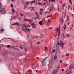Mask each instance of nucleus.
I'll list each match as a JSON object with an SVG mask.
<instances>
[{
    "mask_svg": "<svg viewBox=\"0 0 74 74\" xmlns=\"http://www.w3.org/2000/svg\"><path fill=\"white\" fill-rule=\"evenodd\" d=\"M23 26L24 27H26V25L25 24L23 25Z\"/></svg>",
    "mask_w": 74,
    "mask_h": 74,
    "instance_id": "26",
    "label": "nucleus"
},
{
    "mask_svg": "<svg viewBox=\"0 0 74 74\" xmlns=\"http://www.w3.org/2000/svg\"><path fill=\"white\" fill-rule=\"evenodd\" d=\"M7 48H10V46L9 45H7Z\"/></svg>",
    "mask_w": 74,
    "mask_h": 74,
    "instance_id": "37",
    "label": "nucleus"
},
{
    "mask_svg": "<svg viewBox=\"0 0 74 74\" xmlns=\"http://www.w3.org/2000/svg\"><path fill=\"white\" fill-rule=\"evenodd\" d=\"M3 7V5L1 4V2H0V13L4 15L6 14V11L5 10H4L3 8H2V7Z\"/></svg>",
    "mask_w": 74,
    "mask_h": 74,
    "instance_id": "1",
    "label": "nucleus"
},
{
    "mask_svg": "<svg viewBox=\"0 0 74 74\" xmlns=\"http://www.w3.org/2000/svg\"><path fill=\"white\" fill-rule=\"evenodd\" d=\"M64 71V69H62V71Z\"/></svg>",
    "mask_w": 74,
    "mask_h": 74,
    "instance_id": "53",
    "label": "nucleus"
},
{
    "mask_svg": "<svg viewBox=\"0 0 74 74\" xmlns=\"http://www.w3.org/2000/svg\"><path fill=\"white\" fill-rule=\"evenodd\" d=\"M57 9H58L59 12H60V8H59V7H58Z\"/></svg>",
    "mask_w": 74,
    "mask_h": 74,
    "instance_id": "19",
    "label": "nucleus"
},
{
    "mask_svg": "<svg viewBox=\"0 0 74 74\" xmlns=\"http://www.w3.org/2000/svg\"><path fill=\"white\" fill-rule=\"evenodd\" d=\"M65 24L64 25V29L65 30L66 29V25H65Z\"/></svg>",
    "mask_w": 74,
    "mask_h": 74,
    "instance_id": "21",
    "label": "nucleus"
},
{
    "mask_svg": "<svg viewBox=\"0 0 74 74\" xmlns=\"http://www.w3.org/2000/svg\"><path fill=\"white\" fill-rule=\"evenodd\" d=\"M66 37H70V36H69L68 34H67Z\"/></svg>",
    "mask_w": 74,
    "mask_h": 74,
    "instance_id": "33",
    "label": "nucleus"
},
{
    "mask_svg": "<svg viewBox=\"0 0 74 74\" xmlns=\"http://www.w3.org/2000/svg\"><path fill=\"white\" fill-rule=\"evenodd\" d=\"M15 19V17H14L13 18V19Z\"/></svg>",
    "mask_w": 74,
    "mask_h": 74,
    "instance_id": "63",
    "label": "nucleus"
},
{
    "mask_svg": "<svg viewBox=\"0 0 74 74\" xmlns=\"http://www.w3.org/2000/svg\"><path fill=\"white\" fill-rule=\"evenodd\" d=\"M58 34H58V37H59V36H60V31H59L58 32Z\"/></svg>",
    "mask_w": 74,
    "mask_h": 74,
    "instance_id": "36",
    "label": "nucleus"
},
{
    "mask_svg": "<svg viewBox=\"0 0 74 74\" xmlns=\"http://www.w3.org/2000/svg\"><path fill=\"white\" fill-rule=\"evenodd\" d=\"M71 11H72V8L71 7Z\"/></svg>",
    "mask_w": 74,
    "mask_h": 74,
    "instance_id": "64",
    "label": "nucleus"
},
{
    "mask_svg": "<svg viewBox=\"0 0 74 74\" xmlns=\"http://www.w3.org/2000/svg\"><path fill=\"white\" fill-rule=\"evenodd\" d=\"M65 5H66L65 3H64V4H63V5H62V8L63 10H64V8H63V7H65Z\"/></svg>",
    "mask_w": 74,
    "mask_h": 74,
    "instance_id": "14",
    "label": "nucleus"
},
{
    "mask_svg": "<svg viewBox=\"0 0 74 74\" xmlns=\"http://www.w3.org/2000/svg\"><path fill=\"white\" fill-rule=\"evenodd\" d=\"M45 59H43V60H42V61L43 62L42 63H43V66H45Z\"/></svg>",
    "mask_w": 74,
    "mask_h": 74,
    "instance_id": "8",
    "label": "nucleus"
},
{
    "mask_svg": "<svg viewBox=\"0 0 74 74\" xmlns=\"http://www.w3.org/2000/svg\"><path fill=\"white\" fill-rule=\"evenodd\" d=\"M40 44V42H38L37 43V44Z\"/></svg>",
    "mask_w": 74,
    "mask_h": 74,
    "instance_id": "55",
    "label": "nucleus"
},
{
    "mask_svg": "<svg viewBox=\"0 0 74 74\" xmlns=\"http://www.w3.org/2000/svg\"><path fill=\"white\" fill-rule=\"evenodd\" d=\"M63 37H63H64V34H62V37Z\"/></svg>",
    "mask_w": 74,
    "mask_h": 74,
    "instance_id": "34",
    "label": "nucleus"
},
{
    "mask_svg": "<svg viewBox=\"0 0 74 74\" xmlns=\"http://www.w3.org/2000/svg\"><path fill=\"white\" fill-rule=\"evenodd\" d=\"M60 45H64V44H63V41H61L60 42Z\"/></svg>",
    "mask_w": 74,
    "mask_h": 74,
    "instance_id": "10",
    "label": "nucleus"
},
{
    "mask_svg": "<svg viewBox=\"0 0 74 74\" xmlns=\"http://www.w3.org/2000/svg\"><path fill=\"white\" fill-rule=\"evenodd\" d=\"M22 30L23 31H24L25 32L27 33V32H30V30L29 29L27 28H25V29L23 28V27H22Z\"/></svg>",
    "mask_w": 74,
    "mask_h": 74,
    "instance_id": "4",
    "label": "nucleus"
},
{
    "mask_svg": "<svg viewBox=\"0 0 74 74\" xmlns=\"http://www.w3.org/2000/svg\"><path fill=\"white\" fill-rule=\"evenodd\" d=\"M57 58V56L56 55V54H55L54 56V59H56Z\"/></svg>",
    "mask_w": 74,
    "mask_h": 74,
    "instance_id": "15",
    "label": "nucleus"
},
{
    "mask_svg": "<svg viewBox=\"0 0 74 74\" xmlns=\"http://www.w3.org/2000/svg\"><path fill=\"white\" fill-rule=\"evenodd\" d=\"M50 22V19L48 20V23H49Z\"/></svg>",
    "mask_w": 74,
    "mask_h": 74,
    "instance_id": "42",
    "label": "nucleus"
},
{
    "mask_svg": "<svg viewBox=\"0 0 74 74\" xmlns=\"http://www.w3.org/2000/svg\"><path fill=\"white\" fill-rule=\"evenodd\" d=\"M52 15H49V16H47V18H48L49 17L50 18H51V17H52Z\"/></svg>",
    "mask_w": 74,
    "mask_h": 74,
    "instance_id": "20",
    "label": "nucleus"
},
{
    "mask_svg": "<svg viewBox=\"0 0 74 74\" xmlns=\"http://www.w3.org/2000/svg\"><path fill=\"white\" fill-rule=\"evenodd\" d=\"M74 24V22H73V24H72V27H73V26H74V25H73Z\"/></svg>",
    "mask_w": 74,
    "mask_h": 74,
    "instance_id": "46",
    "label": "nucleus"
},
{
    "mask_svg": "<svg viewBox=\"0 0 74 74\" xmlns=\"http://www.w3.org/2000/svg\"><path fill=\"white\" fill-rule=\"evenodd\" d=\"M31 25L32 26V28H36V25L34 24L33 23L31 24Z\"/></svg>",
    "mask_w": 74,
    "mask_h": 74,
    "instance_id": "9",
    "label": "nucleus"
},
{
    "mask_svg": "<svg viewBox=\"0 0 74 74\" xmlns=\"http://www.w3.org/2000/svg\"><path fill=\"white\" fill-rule=\"evenodd\" d=\"M62 48H64V46H63V45H61Z\"/></svg>",
    "mask_w": 74,
    "mask_h": 74,
    "instance_id": "41",
    "label": "nucleus"
},
{
    "mask_svg": "<svg viewBox=\"0 0 74 74\" xmlns=\"http://www.w3.org/2000/svg\"><path fill=\"white\" fill-rule=\"evenodd\" d=\"M39 19H40V18L39 17H36L35 18V21H36L37 19L39 20Z\"/></svg>",
    "mask_w": 74,
    "mask_h": 74,
    "instance_id": "12",
    "label": "nucleus"
},
{
    "mask_svg": "<svg viewBox=\"0 0 74 74\" xmlns=\"http://www.w3.org/2000/svg\"><path fill=\"white\" fill-rule=\"evenodd\" d=\"M20 15L21 16H23V14L21 13H20Z\"/></svg>",
    "mask_w": 74,
    "mask_h": 74,
    "instance_id": "32",
    "label": "nucleus"
},
{
    "mask_svg": "<svg viewBox=\"0 0 74 74\" xmlns=\"http://www.w3.org/2000/svg\"><path fill=\"white\" fill-rule=\"evenodd\" d=\"M39 23L40 25H43V24L42 23V21H40L39 22Z\"/></svg>",
    "mask_w": 74,
    "mask_h": 74,
    "instance_id": "17",
    "label": "nucleus"
},
{
    "mask_svg": "<svg viewBox=\"0 0 74 74\" xmlns=\"http://www.w3.org/2000/svg\"><path fill=\"white\" fill-rule=\"evenodd\" d=\"M11 6L12 7H13V4H11Z\"/></svg>",
    "mask_w": 74,
    "mask_h": 74,
    "instance_id": "40",
    "label": "nucleus"
},
{
    "mask_svg": "<svg viewBox=\"0 0 74 74\" xmlns=\"http://www.w3.org/2000/svg\"><path fill=\"white\" fill-rule=\"evenodd\" d=\"M51 10H52V8L51 7L50 8V11H51Z\"/></svg>",
    "mask_w": 74,
    "mask_h": 74,
    "instance_id": "48",
    "label": "nucleus"
},
{
    "mask_svg": "<svg viewBox=\"0 0 74 74\" xmlns=\"http://www.w3.org/2000/svg\"><path fill=\"white\" fill-rule=\"evenodd\" d=\"M40 14L41 15H42V12H39Z\"/></svg>",
    "mask_w": 74,
    "mask_h": 74,
    "instance_id": "28",
    "label": "nucleus"
},
{
    "mask_svg": "<svg viewBox=\"0 0 74 74\" xmlns=\"http://www.w3.org/2000/svg\"><path fill=\"white\" fill-rule=\"evenodd\" d=\"M67 22H68L69 21V16H67Z\"/></svg>",
    "mask_w": 74,
    "mask_h": 74,
    "instance_id": "38",
    "label": "nucleus"
},
{
    "mask_svg": "<svg viewBox=\"0 0 74 74\" xmlns=\"http://www.w3.org/2000/svg\"><path fill=\"white\" fill-rule=\"evenodd\" d=\"M55 51H56V50H53V52H55Z\"/></svg>",
    "mask_w": 74,
    "mask_h": 74,
    "instance_id": "51",
    "label": "nucleus"
},
{
    "mask_svg": "<svg viewBox=\"0 0 74 74\" xmlns=\"http://www.w3.org/2000/svg\"><path fill=\"white\" fill-rule=\"evenodd\" d=\"M59 66H57L56 68V71L55 70L53 71V74H56V73H57V71L59 70Z\"/></svg>",
    "mask_w": 74,
    "mask_h": 74,
    "instance_id": "5",
    "label": "nucleus"
},
{
    "mask_svg": "<svg viewBox=\"0 0 74 74\" xmlns=\"http://www.w3.org/2000/svg\"><path fill=\"white\" fill-rule=\"evenodd\" d=\"M20 48H21V49H22V46H20Z\"/></svg>",
    "mask_w": 74,
    "mask_h": 74,
    "instance_id": "56",
    "label": "nucleus"
},
{
    "mask_svg": "<svg viewBox=\"0 0 74 74\" xmlns=\"http://www.w3.org/2000/svg\"><path fill=\"white\" fill-rule=\"evenodd\" d=\"M45 51H47V50L48 49L47 48V47H45Z\"/></svg>",
    "mask_w": 74,
    "mask_h": 74,
    "instance_id": "29",
    "label": "nucleus"
},
{
    "mask_svg": "<svg viewBox=\"0 0 74 74\" xmlns=\"http://www.w3.org/2000/svg\"><path fill=\"white\" fill-rule=\"evenodd\" d=\"M70 5H68V10H69V8H70Z\"/></svg>",
    "mask_w": 74,
    "mask_h": 74,
    "instance_id": "43",
    "label": "nucleus"
},
{
    "mask_svg": "<svg viewBox=\"0 0 74 74\" xmlns=\"http://www.w3.org/2000/svg\"><path fill=\"white\" fill-rule=\"evenodd\" d=\"M40 12H42V11H43V9H41L40 10Z\"/></svg>",
    "mask_w": 74,
    "mask_h": 74,
    "instance_id": "39",
    "label": "nucleus"
},
{
    "mask_svg": "<svg viewBox=\"0 0 74 74\" xmlns=\"http://www.w3.org/2000/svg\"><path fill=\"white\" fill-rule=\"evenodd\" d=\"M63 13H62V17H63Z\"/></svg>",
    "mask_w": 74,
    "mask_h": 74,
    "instance_id": "62",
    "label": "nucleus"
},
{
    "mask_svg": "<svg viewBox=\"0 0 74 74\" xmlns=\"http://www.w3.org/2000/svg\"><path fill=\"white\" fill-rule=\"evenodd\" d=\"M24 21H27V22H32V21L33 20H32L27 19L26 18L24 19Z\"/></svg>",
    "mask_w": 74,
    "mask_h": 74,
    "instance_id": "7",
    "label": "nucleus"
},
{
    "mask_svg": "<svg viewBox=\"0 0 74 74\" xmlns=\"http://www.w3.org/2000/svg\"><path fill=\"white\" fill-rule=\"evenodd\" d=\"M51 1L53 2V3L55 1V0H49V2H50Z\"/></svg>",
    "mask_w": 74,
    "mask_h": 74,
    "instance_id": "18",
    "label": "nucleus"
},
{
    "mask_svg": "<svg viewBox=\"0 0 74 74\" xmlns=\"http://www.w3.org/2000/svg\"><path fill=\"white\" fill-rule=\"evenodd\" d=\"M24 50L25 52H27V47H25V49H24Z\"/></svg>",
    "mask_w": 74,
    "mask_h": 74,
    "instance_id": "22",
    "label": "nucleus"
},
{
    "mask_svg": "<svg viewBox=\"0 0 74 74\" xmlns=\"http://www.w3.org/2000/svg\"><path fill=\"white\" fill-rule=\"evenodd\" d=\"M57 45H58V46L59 45H60V43H59L58 42V43Z\"/></svg>",
    "mask_w": 74,
    "mask_h": 74,
    "instance_id": "50",
    "label": "nucleus"
},
{
    "mask_svg": "<svg viewBox=\"0 0 74 74\" xmlns=\"http://www.w3.org/2000/svg\"><path fill=\"white\" fill-rule=\"evenodd\" d=\"M15 1H16V0H11V1L12 3H14Z\"/></svg>",
    "mask_w": 74,
    "mask_h": 74,
    "instance_id": "25",
    "label": "nucleus"
},
{
    "mask_svg": "<svg viewBox=\"0 0 74 74\" xmlns=\"http://www.w3.org/2000/svg\"><path fill=\"white\" fill-rule=\"evenodd\" d=\"M12 13L13 14H15V10H14V9L13 8H12Z\"/></svg>",
    "mask_w": 74,
    "mask_h": 74,
    "instance_id": "16",
    "label": "nucleus"
},
{
    "mask_svg": "<svg viewBox=\"0 0 74 74\" xmlns=\"http://www.w3.org/2000/svg\"><path fill=\"white\" fill-rule=\"evenodd\" d=\"M52 29V27H51L50 28H49V29Z\"/></svg>",
    "mask_w": 74,
    "mask_h": 74,
    "instance_id": "57",
    "label": "nucleus"
},
{
    "mask_svg": "<svg viewBox=\"0 0 74 74\" xmlns=\"http://www.w3.org/2000/svg\"><path fill=\"white\" fill-rule=\"evenodd\" d=\"M72 69H74V65L73 66V65L71 64L70 65V68L69 69L67 70L66 71V72L68 71H69V72L67 73L68 74H70V73H71V70H72Z\"/></svg>",
    "mask_w": 74,
    "mask_h": 74,
    "instance_id": "2",
    "label": "nucleus"
},
{
    "mask_svg": "<svg viewBox=\"0 0 74 74\" xmlns=\"http://www.w3.org/2000/svg\"><path fill=\"white\" fill-rule=\"evenodd\" d=\"M57 31H58V32L60 31V30H59V28H57Z\"/></svg>",
    "mask_w": 74,
    "mask_h": 74,
    "instance_id": "44",
    "label": "nucleus"
},
{
    "mask_svg": "<svg viewBox=\"0 0 74 74\" xmlns=\"http://www.w3.org/2000/svg\"><path fill=\"white\" fill-rule=\"evenodd\" d=\"M1 32H4V29H1Z\"/></svg>",
    "mask_w": 74,
    "mask_h": 74,
    "instance_id": "31",
    "label": "nucleus"
},
{
    "mask_svg": "<svg viewBox=\"0 0 74 74\" xmlns=\"http://www.w3.org/2000/svg\"><path fill=\"white\" fill-rule=\"evenodd\" d=\"M69 3H70V4H71L72 5V1H71V0H69Z\"/></svg>",
    "mask_w": 74,
    "mask_h": 74,
    "instance_id": "23",
    "label": "nucleus"
},
{
    "mask_svg": "<svg viewBox=\"0 0 74 74\" xmlns=\"http://www.w3.org/2000/svg\"><path fill=\"white\" fill-rule=\"evenodd\" d=\"M26 7H25L24 8V9H26Z\"/></svg>",
    "mask_w": 74,
    "mask_h": 74,
    "instance_id": "52",
    "label": "nucleus"
},
{
    "mask_svg": "<svg viewBox=\"0 0 74 74\" xmlns=\"http://www.w3.org/2000/svg\"><path fill=\"white\" fill-rule=\"evenodd\" d=\"M70 22H69L68 23V25H69V24H70Z\"/></svg>",
    "mask_w": 74,
    "mask_h": 74,
    "instance_id": "49",
    "label": "nucleus"
},
{
    "mask_svg": "<svg viewBox=\"0 0 74 74\" xmlns=\"http://www.w3.org/2000/svg\"><path fill=\"white\" fill-rule=\"evenodd\" d=\"M60 3H62V1H60Z\"/></svg>",
    "mask_w": 74,
    "mask_h": 74,
    "instance_id": "60",
    "label": "nucleus"
},
{
    "mask_svg": "<svg viewBox=\"0 0 74 74\" xmlns=\"http://www.w3.org/2000/svg\"><path fill=\"white\" fill-rule=\"evenodd\" d=\"M66 10H65L64 17H65L66 16Z\"/></svg>",
    "mask_w": 74,
    "mask_h": 74,
    "instance_id": "35",
    "label": "nucleus"
},
{
    "mask_svg": "<svg viewBox=\"0 0 74 74\" xmlns=\"http://www.w3.org/2000/svg\"><path fill=\"white\" fill-rule=\"evenodd\" d=\"M43 21H45V18L43 19Z\"/></svg>",
    "mask_w": 74,
    "mask_h": 74,
    "instance_id": "58",
    "label": "nucleus"
},
{
    "mask_svg": "<svg viewBox=\"0 0 74 74\" xmlns=\"http://www.w3.org/2000/svg\"><path fill=\"white\" fill-rule=\"evenodd\" d=\"M29 3H30V2H26L25 3V6L26 5L27 6L29 4Z\"/></svg>",
    "mask_w": 74,
    "mask_h": 74,
    "instance_id": "13",
    "label": "nucleus"
},
{
    "mask_svg": "<svg viewBox=\"0 0 74 74\" xmlns=\"http://www.w3.org/2000/svg\"><path fill=\"white\" fill-rule=\"evenodd\" d=\"M35 2H36V0L32 1L30 2V3L31 4H33V3H35Z\"/></svg>",
    "mask_w": 74,
    "mask_h": 74,
    "instance_id": "11",
    "label": "nucleus"
},
{
    "mask_svg": "<svg viewBox=\"0 0 74 74\" xmlns=\"http://www.w3.org/2000/svg\"><path fill=\"white\" fill-rule=\"evenodd\" d=\"M60 63H62V60H60Z\"/></svg>",
    "mask_w": 74,
    "mask_h": 74,
    "instance_id": "47",
    "label": "nucleus"
},
{
    "mask_svg": "<svg viewBox=\"0 0 74 74\" xmlns=\"http://www.w3.org/2000/svg\"><path fill=\"white\" fill-rule=\"evenodd\" d=\"M66 56H69V54H68L66 55Z\"/></svg>",
    "mask_w": 74,
    "mask_h": 74,
    "instance_id": "45",
    "label": "nucleus"
},
{
    "mask_svg": "<svg viewBox=\"0 0 74 74\" xmlns=\"http://www.w3.org/2000/svg\"><path fill=\"white\" fill-rule=\"evenodd\" d=\"M62 23L63 22V20L62 19V21H61Z\"/></svg>",
    "mask_w": 74,
    "mask_h": 74,
    "instance_id": "54",
    "label": "nucleus"
},
{
    "mask_svg": "<svg viewBox=\"0 0 74 74\" xmlns=\"http://www.w3.org/2000/svg\"><path fill=\"white\" fill-rule=\"evenodd\" d=\"M35 7H32V9H31V11H32V10H33L34 9Z\"/></svg>",
    "mask_w": 74,
    "mask_h": 74,
    "instance_id": "24",
    "label": "nucleus"
},
{
    "mask_svg": "<svg viewBox=\"0 0 74 74\" xmlns=\"http://www.w3.org/2000/svg\"><path fill=\"white\" fill-rule=\"evenodd\" d=\"M67 64H66V65H65L64 66H64H67Z\"/></svg>",
    "mask_w": 74,
    "mask_h": 74,
    "instance_id": "61",
    "label": "nucleus"
},
{
    "mask_svg": "<svg viewBox=\"0 0 74 74\" xmlns=\"http://www.w3.org/2000/svg\"><path fill=\"white\" fill-rule=\"evenodd\" d=\"M12 25H17V26H21L20 24L18 22L15 23L14 24H12Z\"/></svg>",
    "mask_w": 74,
    "mask_h": 74,
    "instance_id": "6",
    "label": "nucleus"
},
{
    "mask_svg": "<svg viewBox=\"0 0 74 74\" xmlns=\"http://www.w3.org/2000/svg\"><path fill=\"white\" fill-rule=\"evenodd\" d=\"M10 48H13L14 49L16 50V51H18L19 50V47L18 46H16L14 47V46H12L10 47Z\"/></svg>",
    "mask_w": 74,
    "mask_h": 74,
    "instance_id": "3",
    "label": "nucleus"
},
{
    "mask_svg": "<svg viewBox=\"0 0 74 74\" xmlns=\"http://www.w3.org/2000/svg\"><path fill=\"white\" fill-rule=\"evenodd\" d=\"M35 14L36 15H37V16H38V13L37 12H35Z\"/></svg>",
    "mask_w": 74,
    "mask_h": 74,
    "instance_id": "27",
    "label": "nucleus"
},
{
    "mask_svg": "<svg viewBox=\"0 0 74 74\" xmlns=\"http://www.w3.org/2000/svg\"><path fill=\"white\" fill-rule=\"evenodd\" d=\"M38 4L39 5H41V3H40V2H38Z\"/></svg>",
    "mask_w": 74,
    "mask_h": 74,
    "instance_id": "30",
    "label": "nucleus"
},
{
    "mask_svg": "<svg viewBox=\"0 0 74 74\" xmlns=\"http://www.w3.org/2000/svg\"><path fill=\"white\" fill-rule=\"evenodd\" d=\"M18 74H21L20 73V72H19V71H18Z\"/></svg>",
    "mask_w": 74,
    "mask_h": 74,
    "instance_id": "59",
    "label": "nucleus"
}]
</instances>
